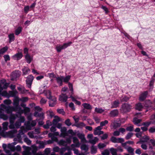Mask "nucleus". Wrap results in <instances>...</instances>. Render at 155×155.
<instances>
[{"label": "nucleus", "mask_w": 155, "mask_h": 155, "mask_svg": "<svg viewBox=\"0 0 155 155\" xmlns=\"http://www.w3.org/2000/svg\"><path fill=\"white\" fill-rule=\"evenodd\" d=\"M9 93L10 97H15H15H17L16 96V95L18 93V92L16 90L14 91H10L9 92Z\"/></svg>", "instance_id": "nucleus-21"}, {"label": "nucleus", "mask_w": 155, "mask_h": 155, "mask_svg": "<svg viewBox=\"0 0 155 155\" xmlns=\"http://www.w3.org/2000/svg\"><path fill=\"white\" fill-rule=\"evenodd\" d=\"M15 125L16 128H18L21 126V123L19 121H16L15 123Z\"/></svg>", "instance_id": "nucleus-51"}, {"label": "nucleus", "mask_w": 155, "mask_h": 155, "mask_svg": "<svg viewBox=\"0 0 155 155\" xmlns=\"http://www.w3.org/2000/svg\"><path fill=\"white\" fill-rule=\"evenodd\" d=\"M110 140L113 143H118V138H117L114 137H112L110 139Z\"/></svg>", "instance_id": "nucleus-41"}, {"label": "nucleus", "mask_w": 155, "mask_h": 155, "mask_svg": "<svg viewBox=\"0 0 155 155\" xmlns=\"http://www.w3.org/2000/svg\"><path fill=\"white\" fill-rule=\"evenodd\" d=\"M149 131L150 133H153L155 132V128L151 127L149 130Z\"/></svg>", "instance_id": "nucleus-64"}, {"label": "nucleus", "mask_w": 155, "mask_h": 155, "mask_svg": "<svg viewBox=\"0 0 155 155\" xmlns=\"http://www.w3.org/2000/svg\"><path fill=\"white\" fill-rule=\"evenodd\" d=\"M68 98L66 94H61L59 96L58 100L61 101L66 102Z\"/></svg>", "instance_id": "nucleus-4"}, {"label": "nucleus", "mask_w": 155, "mask_h": 155, "mask_svg": "<svg viewBox=\"0 0 155 155\" xmlns=\"http://www.w3.org/2000/svg\"><path fill=\"white\" fill-rule=\"evenodd\" d=\"M19 104V100L18 97H15L13 101V104L14 106L18 105Z\"/></svg>", "instance_id": "nucleus-36"}, {"label": "nucleus", "mask_w": 155, "mask_h": 155, "mask_svg": "<svg viewBox=\"0 0 155 155\" xmlns=\"http://www.w3.org/2000/svg\"><path fill=\"white\" fill-rule=\"evenodd\" d=\"M65 124L68 126H69L71 125V123L70 122V120L69 119H67L65 122Z\"/></svg>", "instance_id": "nucleus-55"}, {"label": "nucleus", "mask_w": 155, "mask_h": 155, "mask_svg": "<svg viewBox=\"0 0 155 155\" xmlns=\"http://www.w3.org/2000/svg\"><path fill=\"white\" fill-rule=\"evenodd\" d=\"M34 77L31 74L29 75L27 77L26 82L27 86L29 88H31V85L34 79Z\"/></svg>", "instance_id": "nucleus-3"}, {"label": "nucleus", "mask_w": 155, "mask_h": 155, "mask_svg": "<svg viewBox=\"0 0 155 155\" xmlns=\"http://www.w3.org/2000/svg\"><path fill=\"white\" fill-rule=\"evenodd\" d=\"M97 149L94 146H92L91 148V152L92 154H94L97 152Z\"/></svg>", "instance_id": "nucleus-46"}, {"label": "nucleus", "mask_w": 155, "mask_h": 155, "mask_svg": "<svg viewBox=\"0 0 155 155\" xmlns=\"http://www.w3.org/2000/svg\"><path fill=\"white\" fill-rule=\"evenodd\" d=\"M45 144L43 142H40L39 143V147L40 149L43 148L45 147Z\"/></svg>", "instance_id": "nucleus-63"}, {"label": "nucleus", "mask_w": 155, "mask_h": 155, "mask_svg": "<svg viewBox=\"0 0 155 155\" xmlns=\"http://www.w3.org/2000/svg\"><path fill=\"white\" fill-rule=\"evenodd\" d=\"M142 139H143L144 140H141V141L142 142H143V143L144 142H147V141L148 140L150 139L149 137L148 136L146 135H144Z\"/></svg>", "instance_id": "nucleus-39"}, {"label": "nucleus", "mask_w": 155, "mask_h": 155, "mask_svg": "<svg viewBox=\"0 0 155 155\" xmlns=\"http://www.w3.org/2000/svg\"><path fill=\"white\" fill-rule=\"evenodd\" d=\"M8 48L7 46L3 47L0 49V54H3L6 52L8 50Z\"/></svg>", "instance_id": "nucleus-32"}, {"label": "nucleus", "mask_w": 155, "mask_h": 155, "mask_svg": "<svg viewBox=\"0 0 155 155\" xmlns=\"http://www.w3.org/2000/svg\"><path fill=\"white\" fill-rule=\"evenodd\" d=\"M21 74V72L19 71H15L12 73V76L14 78H16L20 77Z\"/></svg>", "instance_id": "nucleus-8"}, {"label": "nucleus", "mask_w": 155, "mask_h": 155, "mask_svg": "<svg viewBox=\"0 0 155 155\" xmlns=\"http://www.w3.org/2000/svg\"><path fill=\"white\" fill-rule=\"evenodd\" d=\"M85 125L83 122H80L79 123H77L73 124L72 125V126H76L78 128H81V127L84 126Z\"/></svg>", "instance_id": "nucleus-25"}, {"label": "nucleus", "mask_w": 155, "mask_h": 155, "mask_svg": "<svg viewBox=\"0 0 155 155\" xmlns=\"http://www.w3.org/2000/svg\"><path fill=\"white\" fill-rule=\"evenodd\" d=\"M81 148L82 150H84L85 151H87L88 149V146L85 144H83L81 146Z\"/></svg>", "instance_id": "nucleus-35"}, {"label": "nucleus", "mask_w": 155, "mask_h": 155, "mask_svg": "<svg viewBox=\"0 0 155 155\" xmlns=\"http://www.w3.org/2000/svg\"><path fill=\"white\" fill-rule=\"evenodd\" d=\"M32 148L31 152L32 154L34 155H36V152L38 150V148L35 145H33L32 146Z\"/></svg>", "instance_id": "nucleus-26"}, {"label": "nucleus", "mask_w": 155, "mask_h": 155, "mask_svg": "<svg viewBox=\"0 0 155 155\" xmlns=\"http://www.w3.org/2000/svg\"><path fill=\"white\" fill-rule=\"evenodd\" d=\"M120 125L121 124L120 123L118 122L117 121H115L114 122L113 127L114 129H116L120 127Z\"/></svg>", "instance_id": "nucleus-24"}, {"label": "nucleus", "mask_w": 155, "mask_h": 155, "mask_svg": "<svg viewBox=\"0 0 155 155\" xmlns=\"http://www.w3.org/2000/svg\"><path fill=\"white\" fill-rule=\"evenodd\" d=\"M110 151L112 155H117V149L112 147L110 148Z\"/></svg>", "instance_id": "nucleus-34"}, {"label": "nucleus", "mask_w": 155, "mask_h": 155, "mask_svg": "<svg viewBox=\"0 0 155 155\" xmlns=\"http://www.w3.org/2000/svg\"><path fill=\"white\" fill-rule=\"evenodd\" d=\"M34 116L35 117H41L40 119L38 120H40L41 119L43 120L44 118V114L43 113H38L37 111H35L34 114Z\"/></svg>", "instance_id": "nucleus-9"}, {"label": "nucleus", "mask_w": 155, "mask_h": 155, "mask_svg": "<svg viewBox=\"0 0 155 155\" xmlns=\"http://www.w3.org/2000/svg\"><path fill=\"white\" fill-rule=\"evenodd\" d=\"M70 76L69 75H68L65 77V78H64V77L63 76V80L66 83L68 82V81L70 79Z\"/></svg>", "instance_id": "nucleus-44"}, {"label": "nucleus", "mask_w": 155, "mask_h": 155, "mask_svg": "<svg viewBox=\"0 0 155 155\" xmlns=\"http://www.w3.org/2000/svg\"><path fill=\"white\" fill-rule=\"evenodd\" d=\"M155 81L154 79L152 78L149 83V90L152 91L153 88V84Z\"/></svg>", "instance_id": "nucleus-17"}, {"label": "nucleus", "mask_w": 155, "mask_h": 155, "mask_svg": "<svg viewBox=\"0 0 155 155\" xmlns=\"http://www.w3.org/2000/svg\"><path fill=\"white\" fill-rule=\"evenodd\" d=\"M95 111L97 113H101L103 112L104 111V110L101 108L96 107L95 109Z\"/></svg>", "instance_id": "nucleus-38"}, {"label": "nucleus", "mask_w": 155, "mask_h": 155, "mask_svg": "<svg viewBox=\"0 0 155 155\" xmlns=\"http://www.w3.org/2000/svg\"><path fill=\"white\" fill-rule=\"evenodd\" d=\"M109 114L111 117H116L118 115V110L117 109H114L110 111L109 113Z\"/></svg>", "instance_id": "nucleus-6"}, {"label": "nucleus", "mask_w": 155, "mask_h": 155, "mask_svg": "<svg viewBox=\"0 0 155 155\" xmlns=\"http://www.w3.org/2000/svg\"><path fill=\"white\" fill-rule=\"evenodd\" d=\"M8 38H9V42H11L15 40V36L13 33L10 34L8 35Z\"/></svg>", "instance_id": "nucleus-30"}, {"label": "nucleus", "mask_w": 155, "mask_h": 155, "mask_svg": "<svg viewBox=\"0 0 155 155\" xmlns=\"http://www.w3.org/2000/svg\"><path fill=\"white\" fill-rule=\"evenodd\" d=\"M57 112L58 113L60 114H62L63 115H64L65 114V112L64 111L63 108L60 109H57Z\"/></svg>", "instance_id": "nucleus-42"}, {"label": "nucleus", "mask_w": 155, "mask_h": 155, "mask_svg": "<svg viewBox=\"0 0 155 155\" xmlns=\"http://www.w3.org/2000/svg\"><path fill=\"white\" fill-rule=\"evenodd\" d=\"M87 121L89 124L91 125H93L94 124L93 121L90 119H87Z\"/></svg>", "instance_id": "nucleus-61"}, {"label": "nucleus", "mask_w": 155, "mask_h": 155, "mask_svg": "<svg viewBox=\"0 0 155 155\" xmlns=\"http://www.w3.org/2000/svg\"><path fill=\"white\" fill-rule=\"evenodd\" d=\"M4 58L5 59V61L6 62L7 61H9L10 60L9 56L8 54L4 55Z\"/></svg>", "instance_id": "nucleus-53"}, {"label": "nucleus", "mask_w": 155, "mask_h": 155, "mask_svg": "<svg viewBox=\"0 0 155 155\" xmlns=\"http://www.w3.org/2000/svg\"><path fill=\"white\" fill-rule=\"evenodd\" d=\"M106 145L104 143H99L98 145V147L99 148H103L106 146Z\"/></svg>", "instance_id": "nucleus-54"}, {"label": "nucleus", "mask_w": 155, "mask_h": 155, "mask_svg": "<svg viewBox=\"0 0 155 155\" xmlns=\"http://www.w3.org/2000/svg\"><path fill=\"white\" fill-rule=\"evenodd\" d=\"M8 123L7 122H5L3 123V127L4 129H6L7 128Z\"/></svg>", "instance_id": "nucleus-56"}, {"label": "nucleus", "mask_w": 155, "mask_h": 155, "mask_svg": "<svg viewBox=\"0 0 155 155\" xmlns=\"http://www.w3.org/2000/svg\"><path fill=\"white\" fill-rule=\"evenodd\" d=\"M25 58L26 60V61L27 62L28 64L30 63L32 60V58L28 54H26L25 55Z\"/></svg>", "instance_id": "nucleus-22"}, {"label": "nucleus", "mask_w": 155, "mask_h": 155, "mask_svg": "<svg viewBox=\"0 0 155 155\" xmlns=\"http://www.w3.org/2000/svg\"><path fill=\"white\" fill-rule=\"evenodd\" d=\"M15 107L16 111H18L16 112V114L18 115L19 114L21 115V114L24 112V110L21 109V107L19 106V105L15 106Z\"/></svg>", "instance_id": "nucleus-11"}, {"label": "nucleus", "mask_w": 155, "mask_h": 155, "mask_svg": "<svg viewBox=\"0 0 155 155\" xmlns=\"http://www.w3.org/2000/svg\"><path fill=\"white\" fill-rule=\"evenodd\" d=\"M8 147L12 151L14 152L15 151V147L14 146V145H12V144L9 143Z\"/></svg>", "instance_id": "nucleus-33"}, {"label": "nucleus", "mask_w": 155, "mask_h": 155, "mask_svg": "<svg viewBox=\"0 0 155 155\" xmlns=\"http://www.w3.org/2000/svg\"><path fill=\"white\" fill-rule=\"evenodd\" d=\"M48 93H49V96H48V97H47V98H48V99H49L50 100L49 101H51V102H52V100L54 98H56V97H53L52 96H51V92L50 91H49L48 92Z\"/></svg>", "instance_id": "nucleus-45"}, {"label": "nucleus", "mask_w": 155, "mask_h": 155, "mask_svg": "<svg viewBox=\"0 0 155 155\" xmlns=\"http://www.w3.org/2000/svg\"><path fill=\"white\" fill-rule=\"evenodd\" d=\"M77 136L80 139H81L85 136L84 135L83 133H78L77 134Z\"/></svg>", "instance_id": "nucleus-59"}, {"label": "nucleus", "mask_w": 155, "mask_h": 155, "mask_svg": "<svg viewBox=\"0 0 155 155\" xmlns=\"http://www.w3.org/2000/svg\"><path fill=\"white\" fill-rule=\"evenodd\" d=\"M52 102H51V101H49V106L50 107H53L56 104V98H54L52 100Z\"/></svg>", "instance_id": "nucleus-20"}, {"label": "nucleus", "mask_w": 155, "mask_h": 155, "mask_svg": "<svg viewBox=\"0 0 155 155\" xmlns=\"http://www.w3.org/2000/svg\"><path fill=\"white\" fill-rule=\"evenodd\" d=\"M18 117V115L16 114H12L9 117V122L10 123H14V120L16 119V118Z\"/></svg>", "instance_id": "nucleus-10"}, {"label": "nucleus", "mask_w": 155, "mask_h": 155, "mask_svg": "<svg viewBox=\"0 0 155 155\" xmlns=\"http://www.w3.org/2000/svg\"><path fill=\"white\" fill-rule=\"evenodd\" d=\"M61 133L64 134V136H68V134L67 132V129L65 127H62L61 130Z\"/></svg>", "instance_id": "nucleus-31"}, {"label": "nucleus", "mask_w": 155, "mask_h": 155, "mask_svg": "<svg viewBox=\"0 0 155 155\" xmlns=\"http://www.w3.org/2000/svg\"><path fill=\"white\" fill-rule=\"evenodd\" d=\"M151 124V121L145 122L143 123L141 125L144 126L145 127H147Z\"/></svg>", "instance_id": "nucleus-43"}, {"label": "nucleus", "mask_w": 155, "mask_h": 155, "mask_svg": "<svg viewBox=\"0 0 155 155\" xmlns=\"http://www.w3.org/2000/svg\"><path fill=\"white\" fill-rule=\"evenodd\" d=\"M133 135V134L132 133H128L125 137L127 140H128Z\"/></svg>", "instance_id": "nucleus-47"}, {"label": "nucleus", "mask_w": 155, "mask_h": 155, "mask_svg": "<svg viewBox=\"0 0 155 155\" xmlns=\"http://www.w3.org/2000/svg\"><path fill=\"white\" fill-rule=\"evenodd\" d=\"M82 106L85 109L87 110H91L92 108L91 106L89 104L84 103L82 104Z\"/></svg>", "instance_id": "nucleus-19"}, {"label": "nucleus", "mask_w": 155, "mask_h": 155, "mask_svg": "<svg viewBox=\"0 0 155 155\" xmlns=\"http://www.w3.org/2000/svg\"><path fill=\"white\" fill-rule=\"evenodd\" d=\"M58 143L60 145H62L63 146L67 147V148L69 149V147L67 146V144L66 143V142L63 140L61 139L58 142Z\"/></svg>", "instance_id": "nucleus-14"}, {"label": "nucleus", "mask_w": 155, "mask_h": 155, "mask_svg": "<svg viewBox=\"0 0 155 155\" xmlns=\"http://www.w3.org/2000/svg\"><path fill=\"white\" fill-rule=\"evenodd\" d=\"M70 148L69 147V149L67 148V147H62L60 149V153L61 154H62L66 150H69Z\"/></svg>", "instance_id": "nucleus-52"}, {"label": "nucleus", "mask_w": 155, "mask_h": 155, "mask_svg": "<svg viewBox=\"0 0 155 155\" xmlns=\"http://www.w3.org/2000/svg\"><path fill=\"white\" fill-rule=\"evenodd\" d=\"M22 31V28L21 26H19L16 29L15 34L16 35H19Z\"/></svg>", "instance_id": "nucleus-27"}, {"label": "nucleus", "mask_w": 155, "mask_h": 155, "mask_svg": "<svg viewBox=\"0 0 155 155\" xmlns=\"http://www.w3.org/2000/svg\"><path fill=\"white\" fill-rule=\"evenodd\" d=\"M127 150V151L130 153H133L134 152V149L130 147H129Z\"/></svg>", "instance_id": "nucleus-60"}, {"label": "nucleus", "mask_w": 155, "mask_h": 155, "mask_svg": "<svg viewBox=\"0 0 155 155\" xmlns=\"http://www.w3.org/2000/svg\"><path fill=\"white\" fill-rule=\"evenodd\" d=\"M23 72V75H25L28 74L30 72V70L27 67H24V68L22 69Z\"/></svg>", "instance_id": "nucleus-15"}, {"label": "nucleus", "mask_w": 155, "mask_h": 155, "mask_svg": "<svg viewBox=\"0 0 155 155\" xmlns=\"http://www.w3.org/2000/svg\"><path fill=\"white\" fill-rule=\"evenodd\" d=\"M55 119L53 120V124L54 126H55L57 123L60 121V118L58 116H55L54 117Z\"/></svg>", "instance_id": "nucleus-18"}, {"label": "nucleus", "mask_w": 155, "mask_h": 155, "mask_svg": "<svg viewBox=\"0 0 155 155\" xmlns=\"http://www.w3.org/2000/svg\"><path fill=\"white\" fill-rule=\"evenodd\" d=\"M98 139L97 137H95L94 139L89 140V142L93 145L95 144L98 140Z\"/></svg>", "instance_id": "nucleus-37"}, {"label": "nucleus", "mask_w": 155, "mask_h": 155, "mask_svg": "<svg viewBox=\"0 0 155 155\" xmlns=\"http://www.w3.org/2000/svg\"><path fill=\"white\" fill-rule=\"evenodd\" d=\"M130 99L129 97H127L126 96H124V97L121 98L120 101L121 102H127Z\"/></svg>", "instance_id": "nucleus-29"}, {"label": "nucleus", "mask_w": 155, "mask_h": 155, "mask_svg": "<svg viewBox=\"0 0 155 155\" xmlns=\"http://www.w3.org/2000/svg\"><path fill=\"white\" fill-rule=\"evenodd\" d=\"M102 154L103 155H109V151L107 149L105 150L104 152H102Z\"/></svg>", "instance_id": "nucleus-62"}, {"label": "nucleus", "mask_w": 155, "mask_h": 155, "mask_svg": "<svg viewBox=\"0 0 155 155\" xmlns=\"http://www.w3.org/2000/svg\"><path fill=\"white\" fill-rule=\"evenodd\" d=\"M68 86H69L70 90V91H71V94H74V93H73V85L70 82L68 83Z\"/></svg>", "instance_id": "nucleus-48"}, {"label": "nucleus", "mask_w": 155, "mask_h": 155, "mask_svg": "<svg viewBox=\"0 0 155 155\" xmlns=\"http://www.w3.org/2000/svg\"><path fill=\"white\" fill-rule=\"evenodd\" d=\"M0 118L4 120H6L8 118V116L5 114H2L0 115Z\"/></svg>", "instance_id": "nucleus-40"}, {"label": "nucleus", "mask_w": 155, "mask_h": 155, "mask_svg": "<svg viewBox=\"0 0 155 155\" xmlns=\"http://www.w3.org/2000/svg\"><path fill=\"white\" fill-rule=\"evenodd\" d=\"M108 121L107 120H105L104 121H102L100 123V125L101 127L104 126L106 124L108 123Z\"/></svg>", "instance_id": "nucleus-49"}, {"label": "nucleus", "mask_w": 155, "mask_h": 155, "mask_svg": "<svg viewBox=\"0 0 155 155\" xmlns=\"http://www.w3.org/2000/svg\"><path fill=\"white\" fill-rule=\"evenodd\" d=\"M142 120L141 119H138L137 117H135L133 118V122L135 124L137 125L138 126H140V125L138 124L141 122Z\"/></svg>", "instance_id": "nucleus-16"}, {"label": "nucleus", "mask_w": 155, "mask_h": 155, "mask_svg": "<svg viewBox=\"0 0 155 155\" xmlns=\"http://www.w3.org/2000/svg\"><path fill=\"white\" fill-rule=\"evenodd\" d=\"M56 78L57 83L59 84L60 86H61L62 84L63 76H60V77H56Z\"/></svg>", "instance_id": "nucleus-12"}, {"label": "nucleus", "mask_w": 155, "mask_h": 155, "mask_svg": "<svg viewBox=\"0 0 155 155\" xmlns=\"http://www.w3.org/2000/svg\"><path fill=\"white\" fill-rule=\"evenodd\" d=\"M148 94V91H146L142 93L139 97V99L140 101H144L147 98Z\"/></svg>", "instance_id": "nucleus-5"}, {"label": "nucleus", "mask_w": 155, "mask_h": 155, "mask_svg": "<svg viewBox=\"0 0 155 155\" xmlns=\"http://www.w3.org/2000/svg\"><path fill=\"white\" fill-rule=\"evenodd\" d=\"M132 106L128 103L123 104L121 105L120 110L124 113L130 112L132 108Z\"/></svg>", "instance_id": "nucleus-1"}, {"label": "nucleus", "mask_w": 155, "mask_h": 155, "mask_svg": "<svg viewBox=\"0 0 155 155\" xmlns=\"http://www.w3.org/2000/svg\"><path fill=\"white\" fill-rule=\"evenodd\" d=\"M18 120L21 123H24L25 120V117L24 116H21Z\"/></svg>", "instance_id": "nucleus-58"}, {"label": "nucleus", "mask_w": 155, "mask_h": 155, "mask_svg": "<svg viewBox=\"0 0 155 155\" xmlns=\"http://www.w3.org/2000/svg\"><path fill=\"white\" fill-rule=\"evenodd\" d=\"M152 103L150 100H146L144 101V105L146 107L150 108L152 107Z\"/></svg>", "instance_id": "nucleus-13"}, {"label": "nucleus", "mask_w": 155, "mask_h": 155, "mask_svg": "<svg viewBox=\"0 0 155 155\" xmlns=\"http://www.w3.org/2000/svg\"><path fill=\"white\" fill-rule=\"evenodd\" d=\"M72 43L71 41H69L68 43H64L63 45H59L57 46L56 49L58 52H59L61 51L62 50L65 49L68 47Z\"/></svg>", "instance_id": "nucleus-2"}, {"label": "nucleus", "mask_w": 155, "mask_h": 155, "mask_svg": "<svg viewBox=\"0 0 155 155\" xmlns=\"http://www.w3.org/2000/svg\"><path fill=\"white\" fill-rule=\"evenodd\" d=\"M24 141L28 145H30L31 143V140L27 137L25 138Z\"/></svg>", "instance_id": "nucleus-50"}, {"label": "nucleus", "mask_w": 155, "mask_h": 155, "mask_svg": "<svg viewBox=\"0 0 155 155\" xmlns=\"http://www.w3.org/2000/svg\"><path fill=\"white\" fill-rule=\"evenodd\" d=\"M143 108V106L140 103L137 104L135 105V109L139 111H141Z\"/></svg>", "instance_id": "nucleus-23"}, {"label": "nucleus", "mask_w": 155, "mask_h": 155, "mask_svg": "<svg viewBox=\"0 0 155 155\" xmlns=\"http://www.w3.org/2000/svg\"><path fill=\"white\" fill-rule=\"evenodd\" d=\"M48 75L49 76L50 78H56V75L53 72L48 73Z\"/></svg>", "instance_id": "nucleus-57"}, {"label": "nucleus", "mask_w": 155, "mask_h": 155, "mask_svg": "<svg viewBox=\"0 0 155 155\" xmlns=\"http://www.w3.org/2000/svg\"><path fill=\"white\" fill-rule=\"evenodd\" d=\"M23 57V54L21 52H18L14 54L12 56V58L15 60H18L20 59Z\"/></svg>", "instance_id": "nucleus-7"}, {"label": "nucleus", "mask_w": 155, "mask_h": 155, "mask_svg": "<svg viewBox=\"0 0 155 155\" xmlns=\"http://www.w3.org/2000/svg\"><path fill=\"white\" fill-rule=\"evenodd\" d=\"M119 102L118 101L116 100L114 101L113 104L111 107V108H116L118 106Z\"/></svg>", "instance_id": "nucleus-28"}]
</instances>
